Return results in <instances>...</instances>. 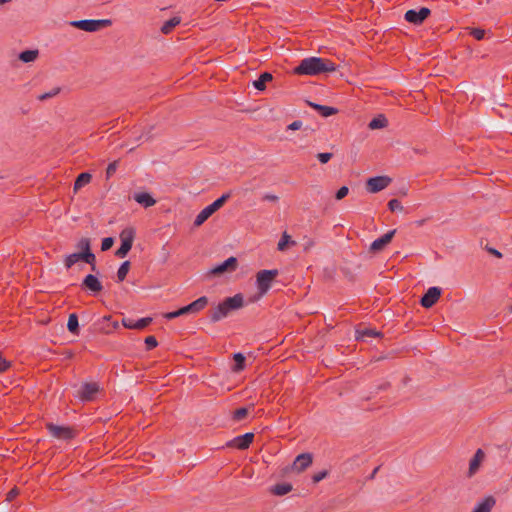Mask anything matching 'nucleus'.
Instances as JSON below:
<instances>
[{
    "label": "nucleus",
    "mask_w": 512,
    "mask_h": 512,
    "mask_svg": "<svg viewBox=\"0 0 512 512\" xmlns=\"http://www.w3.org/2000/svg\"><path fill=\"white\" fill-rule=\"evenodd\" d=\"M469 35L473 36L476 40H482L485 37L486 31L482 28H468Z\"/></svg>",
    "instance_id": "58836bf2"
},
{
    "label": "nucleus",
    "mask_w": 512,
    "mask_h": 512,
    "mask_svg": "<svg viewBox=\"0 0 512 512\" xmlns=\"http://www.w3.org/2000/svg\"><path fill=\"white\" fill-rule=\"evenodd\" d=\"M113 244H114V239L112 237H106L102 240L101 250L107 251L112 248Z\"/></svg>",
    "instance_id": "a18cd8bd"
},
{
    "label": "nucleus",
    "mask_w": 512,
    "mask_h": 512,
    "mask_svg": "<svg viewBox=\"0 0 512 512\" xmlns=\"http://www.w3.org/2000/svg\"><path fill=\"white\" fill-rule=\"evenodd\" d=\"M82 256H84V255L79 254V253H72V254L67 255L64 260L65 267L67 269H70L77 262H79V261L84 262V258Z\"/></svg>",
    "instance_id": "473e14b6"
},
{
    "label": "nucleus",
    "mask_w": 512,
    "mask_h": 512,
    "mask_svg": "<svg viewBox=\"0 0 512 512\" xmlns=\"http://www.w3.org/2000/svg\"><path fill=\"white\" fill-rule=\"evenodd\" d=\"M208 297L201 296L190 304L179 308L176 311L167 312L163 315V317L167 320H172L180 316L188 315V314H197L202 311L208 305Z\"/></svg>",
    "instance_id": "7ed1b4c3"
},
{
    "label": "nucleus",
    "mask_w": 512,
    "mask_h": 512,
    "mask_svg": "<svg viewBox=\"0 0 512 512\" xmlns=\"http://www.w3.org/2000/svg\"><path fill=\"white\" fill-rule=\"evenodd\" d=\"M278 270H260L256 274V285L258 289L259 296L265 295L269 289L271 288L272 282L278 276Z\"/></svg>",
    "instance_id": "423d86ee"
},
{
    "label": "nucleus",
    "mask_w": 512,
    "mask_h": 512,
    "mask_svg": "<svg viewBox=\"0 0 512 512\" xmlns=\"http://www.w3.org/2000/svg\"><path fill=\"white\" fill-rule=\"evenodd\" d=\"M302 125H303V124H302V121H300V120H296V121H293L291 124H289L287 128H288L289 130H294V131H295V130H299V129H301V128H302Z\"/></svg>",
    "instance_id": "3c124183"
},
{
    "label": "nucleus",
    "mask_w": 512,
    "mask_h": 512,
    "mask_svg": "<svg viewBox=\"0 0 512 512\" xmlns=\"http://www.w3.org/2000/svg\"><path fill=\"white\" fill-rule=\"evenodd\" d=\"M129 252L125 249H123L122 247H119L116 252H115V255L119 258H124L127 256Z\"/></svg>",
    "instance_id": "603ef678"
},
{
    "label": "nucleus",
    "mask_w": 512,
    "mask_h": 512,
    "mask_svg": "<svg viewBox=\"0 0 512 512\" xmlns=\"http://www.w3.org/2000/svg\"><path fill=\"white\" fill-rule=\"evenodd\" d=\"M144 342H145L147 351L153 350L154 348H156L158 346V341H157L156 337L152 336V335L146 337Z\"/></svg>",
    "instance_id": "79ce46f5"
},
{
    "label": "nucleus",
    "mask_w": 512,
    "mask_h": 512,
    "mask_svg": "<svg viewBox=\"0 0 512 512\" xmlns=\"http://www.w3.org/2000/svg\"><path fill=\"white\" fill-rule=\"evenodd\" d=\"M495 504V498L493 496H487L474 507L473 512H491Z\"/></svg>",
    "instance_id": "5701e85b"
},
{
    "label": "nucleus",
    "mask_w": 512,
    "mask_h": 512,
    "mask_svg": "<svg viewBox=\"0 0 512 512\" xmlns=\"http://www.w3.org/2000/svg\"><path fill=\"white\" fill-rule=\"evenodd\" d=\"M379 469H380V466L376 467V468L373 470V472L371 473V475H370V477H369V478H370V479H373V478L375 477V475L377 474V472L379 471Z\"/></svg>",
    "instance_id": "4d7b16f0"
},
{
    "label": "nucleus",
    "mask_w": 512,
    "mask_h": 512,
    "mask_svg": "<svg viewBox=\"0 0 512 512\" xmlns=\"http://www.w3.org/2000/svg\"><path fill=\"white\" fill-rule=\"evenodd\" d=\"M233 360L234 365L232 367V371L236 373L243 371L245 368L246 357L242 353L238 352L233 355Z\"/></svg>",
    "instance_id": "c85d7f7f"
},
{
    "label": "nucleus",
    "mask_w": 512,
    "mask_h": 512,
    "mask_svg": "<svg viewBox=\"0 0 512 512\" xmlns=\"http://www.w3.org/2000/svg\"><path fill=\"white\" fill-rule=\"evenodd\" d=\"M348 192H349L348 187L342 186L337 190V192L335 194V198L337 200H342L343 198H345L348 195Z\"/></svg>",
    "instance_id": "49530a36"
},
{
    "label": "nucleus",
    "mask_w": 512,
    "mask_h": 512,
    "mask_svg": "<svg viewBox=\"0 0 512 512\" xmlns=\"http://www.w3.org/2000/svg\"><path fill=\"white\" fill-rule=\"evenodd\" d=\"M61 91V88L60 87H55L53 88L51 91L49 92H46V93H43V94H40L39 96H37V99L39 101H45V100H48L56 95H58Z\"/></svg>",
    "instance_id": "e433bc0d"
},
{
    "label": "nucleus",
    "mask_w": 512,
    "mask_h": 512,
    "mask_svg": "<svg viewBox=\"0 0 512 512\" xmlns=\"http://www.w3.org/2000/svg\"><path fill=\"white\" fill-rule=\"evenodd\" d=\"M307 104L315 109L323 117H329L335 115L338 112V110L334 107L317 104L311 101H307Z\"/></svg>",
    "instance_id": "b1692460"
},
{
    "label": "nucleus",
    "mask_w": 512,
    "mask_h": 512,
    "mask_svg": "<svg viewBox=\"0 0 512 512\" xmlns=\"http://www.w3.org/2000/svg\"><path fill=\"white\" fill-rule=\"evenodd\" d=\"M254 440V433L247 432L243 435L237 436L226 443L227 447L236 448L239 450H246Z\"/></svg>",
    "instance_id": "ddd939ff"
},
{
    "label": "nucleus",
    "mask_w": 512,
    "mask_h": 512,
    "mask_svg": "<svg viewBox=\"0 0 512 512\" xmlns=\"http://www.w3.org/2000/svg\"><path fill=\"white\" fill-rule=\"evenodd\" d=\"M388 125V120L387 118L383 115V114H380L378 115L377 117H374L368 124V127L369 129L371 130H376V129H382V128H385L387 127Z\"/></svg>",
    "instance_id": "cd10ccee"
},
{
    "label": "nucleus",
    "mask_w": 512,
    "mask_h": 512,
    "mask_svg": "<svg viewBox=\"0 0 512 512\" xmlns=\"http://www.w3.org/2000/svg\"><path fill=\"white\" fill-rule=\"evenodd\" d=\"M153 319L151 317H144L135 322V329L142 330L145 329L148 325L152 323Z\"/></svg>",
    "instance_id": "4c0bfd02"
},
{
    "label": "nucleus",
    "mask_w": 512,
    "mask_h": 512,
    "mask_svg": "<svg viewBox=\"0 0 512 512\" xmlns=\"http://www.w3.org/2000/svg\"><path fill=\"white\" fill-rule=\"evenodd\" d=\"M77 249H79V254H83L84 262L91 265V270L96 271V258L95 255L91 251V242L89 238L83 237L76 244Z\"/></svg>",
    "instance_id": "0eeeda50"
},
{
    "label": "nucleus",
    "mask_w": 512,
    "mask_h": 512,
    "mask_svg": "<svg viewBox=\"0 0 512 512\" xmlns=\"http://www.w3.org/2000/svg\"><path fill=\"white\" fill-rule=\"evenodd\" d=\"M293 489L290 483H277L270 488V492L276 496H284Z\"/></svg>",
    "instance_id": "a878e982"
},
{
    "label": "nucleus",
    "mask_w": 512,
    "mask_h": 512,
    "mask_svg": "<svg viewBox=\"0 0 512 512\" xmlns=\"http://www.w3.org/2000/svg\"><path fill=\"white\" fill-rule=\"evenodd\" d=\"M396 233V229L388 231L383 236L379 237L378 239L374 240L369 248V251L372 253H378L382 251L389 243H391L394 235Z\"/></svg>",
    "instance_id": "2eb2a0df"
},
{
    "label": "nucleus",
    "mask_w": 512,
    "mask_h": 512,
    "mask_svg": "<svg viewBox=\"0 0 512 512\" xmlns=\"http://www.w3.org/2000/svg\"><path fill=\"white\" fill-rule=\"evenodd\" d=\"M431 14V10L427 7L419 9H410L406 11L404 19L413 25H421Z\"/></svg>",
    "instance_id": "1a4fd4ad"
},
{
    "label": "nucleus",
    "mask_w": 512,
    "mask_h": 512,
    "mask_svg": "<svg viewBox=\"0 0 512 512\" xmlns=\"http://www.w3.org/2000/svg\"><path fill=\"white\" fill-rule=\"evenodd\" d=\"M136 235V230L133 227H126L124 228L119 235L121 245L123 249L127 250L128 252L131 250L133 241Z\"/></svg>",
    "instance_id": "a211bd4d"
},
{
    "label": "nucleus",
    "mask_w": 512,
    "mask_h": 512,
    "mask_svg": "<svg viewBox=\"0 0 512 512\" xmlns=\"http://www.w3.org/2000/svg\"><path fill=\"white\" fill-rule=\"evenodd\" d=\"M82 289L90 291L94 295L101 292L103 289L102 283L100 280L92 274H88L82 281L81 284Z\"/></svg>",
    "instance_id": "dca6fc26"
},
{
    "label": "nucleus",
    "mask_w": 512,
    "mask_h": 512,
    "mask_svg": "<svg viewBox=\"0 0 512 512\" xmlns=\"http://www.w3.org/2000/svg\"><path fill=\"white\" fill-rule=\"evenodd\" d=\"M316 157H317V159L319 160L320 163L326 164V163H328L332 159L333 154L329 153V152H321V153H318L316 155Z\"/></svg>",
    "instance_id": "37998d69"
},
{
    "label": "nucleus",
    "mask_w": 512,
    "mask_h": 512,
    "mask_svg": "<svg viewBox=\"0 0 512 512\" xmlns=\"http://www.w3.org/2000/svg\"><path fill=\"white\" fill-rule=\"evenodd\" d=\"M441 292V288L439 287H430L420 299L421 306L424 308H431L439 300Z\"/></svg>",
    "instance_id": "4468645a"
},
{
    "label": "nucleus",
    "mask_w": 512,
    "mask_h": 512,
    "mask_svg": "<svg viewBox=\"0 0 512 512\" xmlns=\"http://www.w3.org/2000/svg\"><path fill=\"white\" fill-rule=\"evenodd\" d=\"M357 333L359 334V338H365V337H378L381 335V333L375 329L371 328H365L363 330H357Z\"/></svg>",
    "instance_id": "c9c22d12"
},
{
    "label": "nucleus",
    "mask_w": 512,
    "mask_h": 512,
    "mask_svg": "<svg viewBox=\"0 0 512 512\" xmlns=\"http://www.w3.org/2000/svg\"><path fill=\"white\" fill-rule=\"evenodd\" d=\"M238 268V259L234 256L229 257L224 262L216 265L207 273L208 276H220L225 273L234 272Z\"/></svg>",
    "instance_id": "6e6552de"
},
{
    "label": "nucleus",
    "mask_w": 512,
    "mask_h": 512,
    "mask_svg": "<svg viewBox=\"0 0 512 512\" xmlns=\"http://www.w3.org/2000/svg\"><path fill=\"white\" fill-rule=\"evenodd\" d=\"M118 162L114 161L110 163L106 168V177L110 178L117 170Z\"/></svg>",
    "instance_id": "de8ad7c7"
},
{
    "label": "nucleus",
    "mask_w": 512,
    "mask_h": 512,
    "mask_svg": "<svg viewBox=\"0 0 512 512\" xmlns=\"http://www.w3.org/2000/svg\"><path fill=\"white\" fill-rule=\"evenodd\" d=\"M273 75L270 72H263L260 74L258 79L253 81V86L259 91H263L266 88V84L272 81Z\"/></svg>",
    "instance_id": "393cba45"
},
{
    "label": "nucleus",
    "mask_w": 512,
    "mask_h": 512,
    "mask_svg": "<svg viewBox=\"0 0 512 512\" xmlns=\"http://www.w3.org/2000/svg\"><path fill=\"white\" fill-rule=\"evenodd\" d=\"M11 0H0V5L10 2Z\"/></svg>",
    "instance_id": "13d9d810"
},
{
    "label": "nucleus",
    "mask_w": 512,
    "mask_h": 512,
    "mask_svg": "<svg viewBox=\"0 0 512 512\" xmlns=\"http://www.w3.org/2000/svg\"><path fill=\"white\" fill-rule=\"evenodd\" d=\"M290 242L294 243L293 241H291L290 236L286 232H284L280 241L278 242V246H277L278 250H280V251L285 250L288 243H290Z\"/></svg>",
    "instance_id": "ea45409f"
},
{
    "label": "nucleus",
    "mask_w": 512,
    "mask_h": 512,
    "mask_svg": "<svg viewBox=\"0 0 512 512\" xmlns=\"http://www.w3.org/2000/svg\"><path fill=\"white\" fill-rule=\"evenodd\" d=\"M248 414H249V408L240 407L233 412V420L242 421L248 416Z\"/></svg>",
    "instance_id": "f704fd0d"
},
{
    "label": "nucleus",
    "mask_w": 512,
    "mask_h": 512,
    "mask_svg": "<svg viewBox=\"0 0 512 512\" xmlns=\"http://www.w3.org/2000/svg\"><path fill=\"white\" fill-rule=\"evenodd\" d=\"M136 235V230L133 227H126L124 228L119 235L121 245L123 249L127 250L128 252L131 250L133 241Z\"/></svg>",
    "instance_id": "f3484780"
},
{
    "label": "nucleus",
    "mask_w": 512,
    "mask_h": 512,
    "mask_svg": "<svg viewBox=\"0 0 512 512\" xmlns=\"http://www.w3.org/2000/svg\"><path fill=\"white\" fill-rule=\"evenodd\" d=\"M130 266H131V263H130V261H128V260H127V261H124V262L120 265V267H119V269H118V271H117V281H118V282H122V281H124V280H125V278H126V276H127L128 272H129V270H130Z\"/></svg>",
    "instance_id": "72a5a7b5"
},
{
    "label": "nucleus",
    "mask_w": 512,
    "mask_h": 512,
    "mask_svg": "<svg viewBox=\"0 0 512 512\" xmlns=\"http://www.w3.org/2000/svg\"><path fill=\"white\" fill-rule=\"evenodd\" d=\"M38 55V50H25L19 54L18 58L24 63H30L34 62L37 59Z\"/></svg>",
    "instance_id": "2f4dec72"
},
{
    "label": "nucleus",
    "mask_w": 512,
    "mask_h": 512,
    "mask_svg": "<svg viewBox=\"0 0 512 512\" xmlns=\"http://www.w3.org/2000/svg\"><path fill=\"white\" fill-rule=\"evenodd\" d=\"M19 494V490L18 488L14 487L13 489H11L7 494H6V500L11 502L13 501L17 495Z\"/></svg>",
    "instance_id": "09e8293b"
},
{
    "label": "nucleus",
    "mask_w": 512,
    "mask_h": 512,
    "mask_svg": "<svg viewBox=\"0 0 512 512\" xmlns=\"http://www.w3.org/2000/svg\"><path fill=\"white\" fill-rule=\"evenodd\" d=\"M390 387V383L389 382H385L381 385L378 386V390H386Z\"/></svg>",
    "instance_id": "6e6d98bb"
},
{
    "label": "nucleus",
    "mask_w": 512,
    "mask_h": 512,
    "mask_svg": "<svg viewBox=\"0 0 512 512\" xmlns=\"http://www.w3.org/2000/svg\"><path fill=\"white\" fill-rule=\"evenodd\" d=\"M46 429L51 436L57 439L70 440L75 436L74 430L68 426H60L54 423H47Z\"/></svg>",
    "instance_id": "9d476101"
},
{
    "label": "nucleus",
    "mask_w": 512,
    "mask_h": 512,
    "mask_svg": "<svg viewBox=\"0 0 512 512\" xmlns=\"http://www.w3.org/2000/svg\"><path fill=\"white\" fill-rule=\"evenodd\" d=\"M92 179V175L89 173V172H82L80 173L75 182H74V191H78L80 190L82 187H84L85 185H87L88 183H90Z\"/></svg>",
    "instance_id": "bb28decb"
},
{
    "label": "nucleus",
    "mask_w": 512,
    "mask_h": 512,
    "mask_svg": "<svg viewBox=\"0 0 512 512\" xmlns=\"http://www.w3.org/2000/svg\"><path fill=\"white\" fill-rule=\"evenodd\" d=\"M112 24L110 19H84L74 20L70 22V25L74 28L86 31V32H97L103 28H106Z\"/></svg>",
    "instance_id": "39448f33"
},
{
    "label": "nucleus",
    "mask_w": 512,
    "mask_h": 512,
    "mask_svg": "<svg viewBox=\"0 0 512 512\" xmlns=\"http://www.w3.org/2000/svg\"><path fill=\"white\" fill-rule=\"evenodd\" d=\"M67 329L70 333L78 335L79 334V321L76 313H72L68 317Z\"/></svg>",
    "instance_id": "c756f323"
},
{
    "label": "nucleus",
    "mask_w": 512,
    "mask_h": 512,
    "mask_svg": "<svg viewBox=\"0 0 512 512\" xmlns=\"http://www.w3.org/2000/svg\"><path fill=\"white\" fill-rule=\"evenodd\" d=\"M424 222H425V220H421V221H418L417 224L422 225Z\"/></svg>",
    "instance_id": "bf43d9fd"
},
{
    "label": "nucleus",
    "mask_w": 512,
    "mask_h": 512,
    "mask_svg": "<svg viewBox=\"0 0 512 512\" xmlns=\"http://www.w3.org/2000/svg\"><path fill=\"white\" fill-rule=\"evenodd\" d=\"M263 200L276 202V201H278V197L276 195L266 194V195H264Z\"/></svg>",
    "instance_id": "864d4df0"
},
{
    "label": "nucleus",
    "mask_w": 512,
    "mask_h": 512,
    "mask_svg": "<svg viewBox=\"0 0 512 512\" xmlns=\"http://www.w3.org/2000/svg\"><path fill=\"white\" fill-rule=\"evenodd\" d=\"M313 462V455L311 453H302L298 455L293 462V470L297 472H303Z\"/></svg>",
    "instance_id": "6ab92c4d"
},
{
    "label": "nucleus",
    "mask_w": 512,
    "mask_h": 512,
    "mask_svg": "<svg viewBox=\"0 0 512 512\" xmlns=\"http://www.w3.org/2000/svg\"><path fill=\"white\" fill-rule=\"evenodd\" d=\"M100 387L96 382H87L84 383L81 388L78 390L77 396L83 402L93 401L99 392Z\"/></svg>",
    "instance_id": "9b49d317"
},
{
    "label": "nucleus",
    "mask_w": 512,
    "mask_h": 512,
    "mask_svg": "<svg viewBox=\"0 0 512 512\" xmlns=\"http://www.w3.org/2000/svg\"><path fill=\"white\" fill-rule=\"evenodd\" d=\"M391 181L388 176L371 177L366 181V189L370 193H377L388 187Z\"/></svg>",
    "instance_id": "f8f14e48"
},
{
    "label": "nucleus",
    "mask_w": 512,
    "mask_h": 512,
    "mask_svg": "<svg viewBox=\"0 0 512 512\" xmlns=\"http://www.w3.org/2000/svg\"><path fill=\"white\" fill-rule=\"evenodd\" d=\"M508 309H509V312L512 313V304L509 305Z\"/></svg>",
    "instance_id": "052dcab7"
},
{
    "label": "nucleus",
    "mask_w": 512,
    "mask_h": 512,
    "mask_svg": "<svg viewBox=\"0 0 512 512\" xmlns=\"http://www.w3.org/2000/svg\"><path fill=\"white\" fill-rule=\"evenodd\" d=\"M133 199L144 208L151 207L156 203V200L147 192L135 193Z\"/></svg>",
    "instance_id": "4be33fe9"
},
{
    "label": "nucleus",
    "mask_w": 512,
    "mask_h": 512,
    "mask_svg": "<svg viewBox=\"0 0 512 512\" xmlns=\"http://www.w3.org/2000/svg\"><path fill=\"white\" fill-rule=\"evenodd\" d=\"M122 325L127 329H135V322L129 318H123Z\"/></svg>",
    "instance_id": "8fccbe9b"
},
{
    "label": "nucleus",
    "mask_w": 512,
    "mask_h": 512,
    "mask_svg": "<svg viewBox=\"0 0 512 512\" xmlns=\"http://www.w3.org/2000/svg\"><path fill=\"white\" fill-rule=\"evenodd\" d=\"M487 251H488L490 254H492V255L496 256L497 258H501V257H502V254H501L498 250H496V249H494V248H487Z\"/></svg>",
    "instance_id": "5fc2aeb1"
},
{
    "label": "nucleus",
    "mask_w": 512,
    "mask_h": 512,
    "mask_svg": "<svg viewBox=\"0 0 512 512\" xmlns=\"http://www.w3.org/2000/svg\"><path fill=\"white\" fill-rule=\"evenodd\" d=\"M244 306V297L241 293L232 297L225 298L217 306L209 310V319L212 323H216L227 317L232 311L238 310Z\"/></svg>",
    "instance_id": "f03ea898"
},
{
    "label": "nucleus",
    "mask_w": 512,
    "mask_h": 512,
    "mask_svg": "<svg viewBox=\"0 0 512 512\" xmlns=\"http://www.w3.org/2000/svg\"><path fill=\"white\" fill-rule=\"evenodd\" d=\"M181 22V19L180 17H172L170 18L169 20H167L166 22H164V24L162 25L161 27V32L163 34H169L177 25H179Z\"/></svg>",
    "instance_id": "7c9ffc66"
},
{
    "label": "nucleus",
    "mask_w": 512,
    "mask_h": 512,
    "mask_svg": "<svg viewBox=\"0 0 512 512\" xmlns=\"http://www.w3.org/2000/svg\"><path fill=\"white\" fill-rule=\"evenodd\" d=\"M485 457V454L482 449H478L473 458L470 460L469 463V471L468 476L472 477L479 469L481 462L483 461Z\"/></svg>",
    "instance_id": "412c9836"
},
{
    "label": "nucleus",
    "mask_w": 512,
    "mask_h": 512,
    "mask_svg": "<svg viewBox=\"0 0 512 512\" xmlns=\"http://www.w3.org/2000/svg\"><path fill=\"white\" fill-rule=\"evenodd\" d=\"M328 474H329L328 470H322V471L315 473L312 476L313 483H318V482L322 481L323 479H325L328 476Z\"/></svg>",
    "instance_id": "c03bdc74"
},
{
    "label": "nucleus",
    "mask_w": 512,
    "mask_h": 512,
    "mask_svg": "<svg viewBox=\"0 0 512 512\" xmlns=\"http://www.w3.org/2000/svg\"><path fill=\"white\" fill-rule=\"evenodd\" d=\"M231 197V193H224L219 198H217L213 203L206 206L200 213L196 216L194 220V226H201L210 216H212L217 210H219Z\"/></svg>",
    "instance_id": "20e7f679"
},
{
    "label": "nucleus",
    "mask_w": 512,
    "mask_h": 512,
    "mask_svg": "<svg viewBox=\"0 0 512 512\" xmlns=\"http://www.w3.org/2000/svg\"><path fill=\"white\" fill-rule=\"evenodd\" d=\"M119 327V322L117 320H112L110 315L104 316L98 322V329L105 334H110Z\"/></svg>",
    "instance_id": "aec40b11"
},
{
    "label": "nucleus",
    "mask_w": 512,
    "mask_h": 512,
    "mask_svg": "<svg viewBox=\"0 0 512 512\" xmlns=\"http://www.w3.org/2000/svg\"><path fill=\"white\" fill-rule=\"evenodd\" d=\"M388 208L391 212H395V211H403L404 207L402 206L401 202L394 198V199H391L389 202H388Z\"/></svg>",
    "instance_id": "a19ab883"
},
{
    "label": "nucleus",
    "mask_w": 512,
    "mask_h": 512,
    "mask_svg": "<svg viewBox=\"0 0 512 512\" xmlns=\"http://www.w3.org/2000/svg\"><path fill=\"white\" fill-rule=\"evenodd\" d=\"M337 67L334 62L321 57H307L293 69L295 75L317 76L323 73L336 71Z\"/></svg>",
    "instance_id": "f257e3e1"
}]
</instances>
